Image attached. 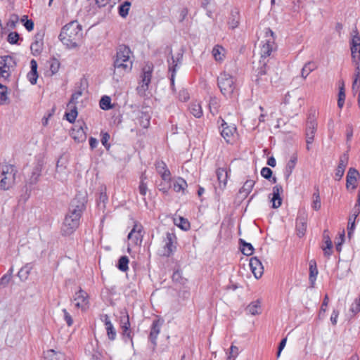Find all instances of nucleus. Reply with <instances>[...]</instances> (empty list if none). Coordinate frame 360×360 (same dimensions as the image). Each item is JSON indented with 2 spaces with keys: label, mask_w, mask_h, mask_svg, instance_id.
<instances>
[{
  "label": "nucleus",
  "mask_w": 360,
  "mask_h": 360,
  "mask_svg": "<svg viewBox=\"0 0 360 360\" xmlns=\"http://www.w3.org/2000/svg\"><path fill=\"white\" fill-rule=\"evenodd\" d=\"M150 117L148 113L145 112H141L138 117V121L141 127L143 128H148L150 125Z\"/></svg>",
  "instance_id": "c9c22d12"
},
{
  "label": "nucleus",
  "mask_w": 360,
  "mask_h": 360,
  "mask_svg": "<svg viewBox=\"0 0 360 360\" xmlns=\"http://www.w3.org/2000/svg\"><path fill=\"white\" fill-rule=\"evenodd\" d=\"M129 262V258L127 256H125V255L122 256V257H120V258L118 260L117 267L121 271L125 272L129 269V267H128Z\"/></svg>",
  "instance_id": "ea45409f"
},
{
  "label": "nucleus",
  "mask_w": 360,
  "mask_h": 360,
  "mask_svg": "<svg viewBox=\"0 0 360 360\" xmlns=\"http://www.w3.org/2000/svg\"><path fill=\"white\" fill-rule=\"evenodd\" d=\"M250 267L257 279L259 278L262 276L264 268L261 261L257 257H253L250 259Z\"/></svg>",
  "instance_id": "f3484780"
},
{
  "label": "nucleus",
  "mask_w": 360,
  "mask_h": 360,
  "mask_svg": "<svg viewBox=\"0 0 360 360\" xmlns=\"http://www.w3.org/2000/svg\"><path fill=\"white\" fill-rule=\"evenodd\" d=\"M183 59V51L178 53L174 57L172 51L170 49L169 56L167 58L168 71L170 73V83L172 90H174V79L177 69L181 65Z\"/></svg>",
  "instance_id": "423d86ee"
},
{
  "label": "nucleus",
  "mask_w": 360,
  "mask_h": 360,
  "mask_svg": "<svg viewBox=\"0 0 360 360\" xmlns=\"http://www.w3.org/2000/svg\"><path fill=\"white\" fill-rule=\"evenodd\" d=\"M219 103L216 98H211L209 103L210 112L214 115L218 111Z\"/></svg>",
  "instance_id": "09e8293b"
},
{
  "label": "nucleus",
  "mask_w": 360,
  "mask_h": 360,
  "mask_svg": "<svg viewBox=\"0 0 360 360\" xmlns=\"http://www.w3.org/2000/svg\"><path fill=\"white\" fill-rule=\"evenodd\" d=\"M260 309H261V302L259 300H257L255 301L252 302L250 304H249L245 311L247 313L251 314V315H257L260 314Z\"/></svg>",
  "instance_id": "bb28decb"
},
{
  "label": "nucleus",
  "mask_w": 360,
  "mask_h": 360,
  "mask_svg": "<svg viewBox=\"0 0 360 360\" xmlns=\"http://www.w3.org/2000/svg\"><path fill=\"white\" fill-rule=\"evenodd\" d=\"M19 39V34L16 32H12L8 35V41L11 44H17Z\"/></svg>",
  "instance_id": "864d4df0"
},
{
  "label": "nucleus",
  "mask_w": 360,
  "mask_h": 360,
  "mask_svg": "<svg viewBox=\"0 0 360 360\" xmlns=\"http://www.w3.org/2000/svg\"><path fill=\"white\" fill-rule=\"evenodd\" d=\"M350 311L356 314L359 311H360V301L356 299L354 302L352 303Z\"/></svg>",
  "instance_id": "e2e57ef3"
},
{
  "label": "nucleus",
  "mask_w": 360,
  "mask_h": 360,
  "mask_svg": "<svg viewBox=\"0 0 360 360\" xmlns=\"http://www.w3.org/2000/svg\"><path fill=\"white\" fill-rule=\"evenodd\" d=\"M189 110L191 113L195 117L200 118L202 116V110L200 103H193L190 105Z\"/></svg>",
  "instance_id": "4c0bfd02"
},
{
  "label": "nucleus",
  "mask_w": 360,
  "mask_h": 360,
  "mask_svg": "<svg viewBox=\"0 0 360 360\" xmlns=\"http://www.w3.org/2000/svg\"><path fill=\"white\" fill-rule=\"evenodd\" d=\"M218 181L220 184H223V188H224L227 183L228 179V172L226 169L219 168L216 172Z\"/></svg>",
  "instance_id": "f704fd0d"
},
{
  "label": "nucleus",
  "mask_w": 360,
  "mask_h": 360,
  "mask_svg": "<svg viewBox=\"0 0 360 360\" xmlns=\"http://www.w3.org/2000/svg\"><path fill=\"white\" fill-rule=\"evenodd\" d=\"M85 210L84 200L75 198L72 200L61 229L62 234L70 236L79 227L80 218Z\"/></svg>",
  "instance_id": "f257e3e1"
},
{
  "label": "nucleus",
  "mask_w": 360,
  "mask_h": 360,
  "mask_svg": "<svg viewBox=\"0 0 360 360\" xmlns=\"http://www.w3.org/2000/svg\"><path fill=\"white\" fill-rule=\"evenodd\" d=\"M121 328L122 330V336L124 342L128 340L132 342L131 331L130 330V322L129 315L121 317Z\"/></svg>",
  "instance_id": "dca6fc26"
},
{
  "label": "nucleus",
  "mask_w": 360,
  "mask_h": 360,
  "mask_svg": "<svg viewBox=\"0 0 360 360\" xmlns=\"http://www.w3.org/2000/svg\"><path fill=\"white\" fill-rule=\"evenodd\" d=\"M345 100V87L344 84L342 83V86L339 88V93H338V105L340 108H342L344 105Z\"/></svg>",
  "instance_id": "49530a36"
},
{
  "label": "nucleus",
  "mask_w": 360,
  "mask_h": 360,
  "mask_svg": "<svg viewBox=\"0 0 360 360\" xmlns=\"http://www.w3.org/2000/svg\"><path fill=\"white\" fill-rule=\"evenodd\" d=\"M316 191L313 194V202L311 204V207L315 210H319L321 208V198L319 195V188H315Z\"/></svg>",
  "instance_id": "a19ab883"
},
{
  "label": "nucleus",
  "mask_w": 360,
  "mask_h": 360,
  "mask_svg": "<svg viewBox=\"0 0 360 360\" xmlns=\"http://www.w3.org/2000/svg\"><path fill=\"white\" fill-rule=\"evenodd\" d=\"M8 100V88L0 84V105L6 103Z\"/></svg>",
  "instance_id": "a18cd8bd"
},
{
  "label": "nucleus",
  "mask_w": 360,
  "mask_h": 360,
  "mask_svg": "<svg viewBox=\"0 0 360 360\" xmlns=\"http://www.w3.org/2000/svg\"><path fill=\"white\" fill-rule=\"evenodd\" d=\"M163 323V321L160 319H155L153 321L150 327V332L149 334V340L153 345V349L157 345V338L160 332L161 326Z\"/></svg>",
  "instance_id": "ddd939ff"
},
{
  "label": "nucleus",
  "mask_w": 360,
  "mask_h": 360,
  "mask_svg": "<svg viewBox=\"0 0 360 360\" xmlns=\"http://www.w3.org/2000/svg\"><path fill=\"white\" fill-rule=\"evenodd\" d=\"M147 185L144 182V178L142 176L141 180L139 186V193L142 195H145L147 192Z\"/></svg>",
  "instance_id": "bf43d9fd"
},
{
  "label": "nucleus",
  "mask_w": 360,
  "mask_h": 360,
  "mask_svg": "<svg viewBox=\"0 0 360 360\" xmlns=\"http://www.w3.org/2000/svg\"><path fill=\"white\" fill-rule=\"evenodd\" d=\"M316 68V65L314 62H308L307 63L302 69L301 75L302 77L306 79L307 77Z\"/></svg>",
  "instance_id": "e433bc0d"
},
{
  "label": "nucleus",
  "mask_w": 360,
  "mask_h": 360,
  "mask_svg": "<svg viewBox=\"0 0 360 360\" xmlns=\"http://www.w3.org/2000/svg\"><path fill=\"white\" fill-rule=\"evenodd\" d=\"M0 190H9L15 183L17 168L13 165L5 164L0 166Z\"/></svg>",
  "instance_id": "20e7f679"
},
{
  "label": "nucleus",
  "mask_w": 360,
  "mask_h": 360,
  "mask_svg": "<svg viewBox=\"0 0 360 360\" xmlns=\"http://www.w3.org/2000/svg\"><path fill=\"white\" fill-rule=\"evenodd\" d=\"M131 6V2L129 1H124L119 6V14L121 17L125 18L129 13V11Z\"/></svg>",
  "instance_id": "37998d69"
},
{
  "label": "nucleus",
  "mask_w": 360,
  "mask_h": 360,
  "mask_svg": "<svg viewBox=\"0 0 360 360\" xmlns=\"http://www.w3.org/2000/svg\"><path fill=\"white\" fill-rule=\"evenodd\" d=\"M44 360H65V356L60 352L49 349L44 352Z\"/></svg>",
  "instance_id": "5701e85b"
},
{
  "label": "nucleus",
  "mask_w": 360,
  "mask_h": 360,
  "mask_svg": "<svg viewBox=\"0 0 360 360\" xmlns=\"http://www.w3.org/2000/svg\"><path fill=\"white\" fill-rule=\"evenodd\" d=\"M75 307L85 310L88 307L89 300L87 293L81 288L75 293Z\"/></svg>",
  "instance_id": "2eb2a0df"
},
{
  "label": "nucleus",
  "mask_w": 360,
  "mask_h": 360,
  "mask_svg": "<svg viewBox=\"0 0 360 360\" xmlns=\"http://www.w3.org/2000/svg\"><path fill=\"white\" fill-rule=\"evenodd\" d=\"M42 166V163L40 161H38L37 163L34 165L32 172V175L28 180L29 184L34 185L38 182L41 174Z\"/></svg>",
  "instance_id": "6ab92c4d"
},
{
  "label": "nucleus",
  "mask_w": 360,
  "mask_h": 360,
  "mask_svg": "<svg viewBox=\"0 0 360 360\" xmlns=\"http://www.w3.org/2000/svg\"><path fill=\"white\" fill-rule=\"evenodd\" d=\"M131 55V51L129 46L124 44L118 46L113 61L114 76L121 77L131 70L133 62Z\"/></svg>",
  "instance_id": "f03ea898"
},
{
  "label": "nucleus",
  "mask_w": 360,
  "mask_h": 360,
  "mask_svg": "<svg viewBox=\"0 0 360 360\" xmlns=\"http://www.w3.org/2000/svg\"><path fill=\"white\" fill-rule=\"evenodd\" d=\"M283 188L281 185H276L273 187V197H272V207L278 208L281 205L282 199L280 196L281 193L283 192Z\"/></svg>",
  "instance_id": "aec40b11"
},
{
  "label": "nucleus",
  "mask_w": 360,
  "mask_h": 360,
  "mask_svg": "<svg viewBox=\"0 0 360 360\" xmlns=\"http://www.w3.org/2000/svg\"><path fill=\"white\" fill-rule=\"evenodd\" d=\"M345 240V230H342V233L340 234V238L336 243V250L340 252L342 250V244Z\"/></svg>",
  "instance_id": "13d9d810"
},
{
  "label": "nucleus",
  "mask_w": 360,
  "mask_h": 360,
  "mask_svg": "<svg viewBox=\"0 0 360 360\" xmlns=\"http://www.w3.org/2000/svg\"><path fill=\"white\" fill-rule=\"evenodd\" d=\"M153 70V67L150 65H146L143 68L142 73L141 75V84L137 87V91L139 94H144L146 91L148 89L149 84L150 83L151 81Z\"/></svg>",
  "instance_id": "1a4fd4ad"
},
{
  "label": "nucleus",
  "mask_w": 360,
  "mask_h": 360,
  "mask_svg": "<svg viewBox=\"0 0 360 360\" xmlns=\"http://www.w3.org/2000/svg\"><path fill=\"white\" fill-rule=\"evenodd\" d=\"M68 108L70 109V111L65 112V117L69 122L73 123L77 116V108L75 105H71L68 106Z\"/></svg>",
  "instance_id": "72a5a7b5"
},
{
  "label": "nucleus",
  "mask_w": 360,
  "mask_h": 360,
  "mask_svg": "<svg viewBox=\"0 0 360 360\" xmlns=\"http://www.w3.org/2000/svg\"><path fill=\"white\" fill-rule=\"evenodd\" d=\"M60 62L56 58H52L50 61V70L52 75L56 74L60 68Z\"/></svg>",
  "instance_id": "3c124183"
},
{
  "label": "nucleus",
  "mask_w": 360,
  "mask_h": 360,
  "mask_svg": "<svg viewBox=\"0 0 360 360\" xmlns=\"http://www.w3.org/2000/svg\"><path fill=\"white\" fill-rule=\"evenodd\" d=\"M99 105L100 108L104 110H108L112 108V105H111V98L108 96H103L100 100Z\"/></svg>",
  "instance_id": "79ce46f5"
},
{
  "label": "nucleus",
  "mask_w": 360,
  "mask_h": 360,
  "mask_svg": "<svg viewBox=\"0 0 360 360\" xmlns=\"http://www.w3.org/2000/svg\"><path fill=\"white\" fill-rule=\"evenodd\" d=\"M218 86L221 94L227 98L231 97L236 86L234 78L226 72H222L217 78Z\"/></svg>",
  "instance_id": "39448f33"
},
{
  "label": "nucleus",
  "mask_w": 360,
  "mask_h": 360,
  "mask_svg": "<svg viewBox=\"0 0 360 360\" xmlns=\"http://www.w3.org/2000/svg\"><path fill=\"white\" fill-rule=\"evenodd\" d=\"M272 170L269 167H263L261 170V175L266 179H270L272 176Z\"/></svg>",
  "instance_id": "4d7b16f0"
},
{
  "label": "nucleus",
  "mask_w": 360,
  "mask_h": 360,
  "mask_svg": "<svg viewBox=\"0 0 360 360\" xmlns=\"http://www.w3.org/2000/svg\"><path fill=\"white\" fill-rule=\"evenodd\" d=\"M297 161V155L296 154L292 155L290 160L288 162V163L285 166V172H284V174H285V176L286 179H288L289 176L291 175V174L296 165Z\"/></svg>",
  "instance_id": "a878e982"
},
{
  "label": "nucleus",
  "mask_w": 360,
  "mask_h": 360,
  "mask_svg": "<svg viewBox=\"0 0 360 360\" xmlns=\"http://www.w3.org/2000/svg\"><path fill=\"white\" fill-rule=\"evenodd\" d=\"M212 55L217 61H221L224 60L225 55V49L219 45H216L212 49Z\"/></svg>",
  "instance_id": "473e14b6"
},
{
  "label": "nucleus",
  "mask_w": 360,
  "mask_h": 360,
  "mask_svg": "<svg viewBox=\"0 0 360 360\" xmlns=\"http://www.w3.org/2000/svg\"><path fill=\"white\" fill-rule=\"evenodd\" d=\"M348 161L349 155L347 153H345L340 157L339 163L335 173V178L336 181H340L343 176Z\"/></svg>",
  "instance_id": "f8f14e48"
},
{
  "label": "nucleus",
  "mask_w": 360,
  "mask_h": 360,
  "mask_svg": "<svg viewBox=\"0 0 360 360\" xmlns=\"http://www.w3.org/2000/svg\"><path fill=\"white\" fill-rule=\"evenodd\" d=\"M11 278V274H4L1 278H0V289L1 288H5L8 283L10 282Z\"/></svg>",
  "instance_id": "5fc2aeb1"
},
{
  "label": "nucleus",
  "mask_w": 360,
  "mask_h": 360,
  "mask_svg": "<svg viewBox=\"0 0 360 360\" xmlns=\"http://www.w3.org/2000/svg\"><path fill=\"white\" fill-rule=\"evenodd\" d=\"M63 312L64 314V319L66 321L68 326H71L73 323V319L70 314L65 309H63Z\"/></svg>",
  "instance_id": "69168bd1"
},
{
  "label": "nucleus",
  "mask_w": 360,
  "mask_h": 360,
  "mask_svg": "<svg viewBox=\"0 0 360 360\" xmlns=\"http://www.w3.org/2000/svg\"><path fill=\"white\" fill-rule=\"evenodd\" d=\"M82 37V26L77 21L74 20L63 27L58 38L67 48L75 49L78 46L77 42Z\"/></svg>",
  "instance_id": "7ed1b4c3"
},
{
  "label": "nucleus",
  "mask_w": 360,
  "mask_h": 360,
  "mask_svg": "<svg viewBox=\"0 0 360 360\" xmlns=\"http://www.w3.org/2000/svg\"><path fill=\"white\" fill-rule=\"evenodd\" d=\"M86 81H80L78 85L79 89L73 93L71 96L70 100L68 104V106L71 105H76L78 98L82 95L84 90L86 86Z\"/></svg>",
  "instance_id": "412c9836"
},
{
  "label": "nucleus",
  "mask_w": 360,
  "mask_h": 360,
  "mask_svg": "<svg viewBox=\"0 0 360 360\" xmlns=\"http://www.w3.org/2000/svg\"><path fill=\"white\" fill-rule=\"evenodd\" d=\"M238 348L236 346L231 345L230 348V354L228 357L229 360H231V358L235 360V358L238 356Z\"/></svg>",
  "instance_id": "052dcab7"
},
{
  "label": "nucleus",
  "mask_w": 360,
  "mask_h": 360,
  "mask_svg": "<svg viewBox=\"0 0 360 360\" xmlns=\"http://www.w3.org/2000/svg\"><path fill=\"white\" fill-rule=\"evenodd\" d=\"M172 278L174 282L181 285H184L186 281L182 277L181 273L179 270H176L173 273Z\"/></svg>",
  "instance_id": "de8ad7c7"
},
{
  "label": "nucleus",
  "mask_w": 360,
  "mask_h": 360,
  "mask_svg": "<svg viewBox=\"0 0 360 360\" xmlns=\"http://www.w3.org/2000/svg\"><path fill=\"white\" fill-rule=\"evenodd\" d=\"M239 18L240 15L238 10L236 8L232 10L228 22L231 28L234 29L238 26Z\"/></svg>",
  "instance_id": "c85d7f7f"
},
{
  "label": "nucleus",
  "mask_w": 360,
  "mask_h": 360,
  "mask_svg": "<svg viewBox=\"0 0 360 360\" xmlns=\"http://www.w3.org/2000/svg\"><path fill=\"white\" fill-rule=\"evenodd\" d=\"M176 238L174 233L167 232L165 238V249L167 250V254L172 253L175 248L173 245L174 240Z\"/></svg>",
  "instance_id": "cd10ccee"
},
{
  "label": "nucleus",
  "mask_w": 360,
  "mask_h": 360,
  "mask_svg": "<svg viewBox=\"0 0 360 360\" xmlns=\"http://www.w3.org/2000/svg\"><path fill=\"white\" fill-rule=\"evenodd\" d=\"M32 268L33 265L31 263L26 264L20 269V271L18 273V276L19 277V278L22 281H26Z\"/></svg>",
  "instance_id": "c756f323"
},
{
  "label": "nucleus",
  "mask_w": 360,
  "mask_h": 360,
  "mask_svg": "<svg viewBox=\"0 0 360 360\" xmlns=\"http://www.w3.org/2000/svg\"><path fill=\"white\" fill-rule=\"evenodd\" d=\"M109 139H110V134L108 133H107V132L102 133L101 143L107 150H108L110 147V145L108 143Z\"/></svg>",
  "instance_id": "6e6d98bb"
},
{
  "label": "nucleus",
  "mask_w": 360,
  "mask_h": 360,
  "mask_svg": "<svg viewBox=\"0 0 360 360\" xmlns=\"http://www.w3.org/2000/svg\"><path fill=\"white\" fill-rule=\"evenodd\" d=\"M307 216L300 214L296 219V231L297 236L300 238L305 234L307 230Z\"/></svg>",
  "instance_id": "a211bd4d"
},
{
  "label": "nucleus",
  "mask_w": 360,
  "mask_h": 360,
  "mask_svg": "<svg viewBox=\"0 0 360 360\" xmlns=\"http://www.w3.org/2000/svg\"><path fill=\"white\" fill-rule=\"evenodd\" d=\"M27 78L32 84H35L38 78L37 72H31L27 74Z\"/></svg>",
  "instance_id": "680f3d73"
},
{
  "label": "nucleus",
  "mask_w": 360,
  "mask_h": 360,
  "mask_svg": "<svg viewBox=\"0 0 360 360\" xmlns=\"http://www.w3.org/2000/svg\"><path fill=\"white\" fill-rule=\"evenodd\" d=\"M178 220L179 223L176 222V224L182 230L186 231L190 229V223L186 219L180 217Z\"/></svg>",
  "instance_id": "603ef678"
},
{
  "label": "nucleus",
  "mask_w": 360,
  "mask_h": 360,
  "mask_svg": "<svg viewBox=\"0 0 360 360\" xmlns=\"http://www.w3.org/2000/svg\"><path fill=\"white\" fill-rule=\"evenodd\" d=\"M77 136L73 135V138L75 139H78L79 141L80 139H84L86 138L85 132L82 127H80L77 131Z\"/></svg>",
  "instance_id": "338daca9"
},
{
  "label": "nucleus",
  "mask_w": 360,
  "mask_h": 360,
  "mask_svg": "<svg viewBox=\"0 0 360 360\" xmlns=\"http://www.w3.org/2000/svg\"><path fill=\"white\" fill-rule=\"evenodd\" d=\"M15 64L13 58L11 56H0V69L1 70H11L12 65Z\"/></svg>",
  "instance_id": "2f4dec72"
},
{
  "label": "nucleus",
  "mask_w": 360,
  "mask_h": 360,
  "mask_svg": "<svg viewBox=\"0 0 360 360\" xmlns=\"http://www.w3.org/2000/svg\"><path fill=\"white\" fill-rule=\"evenodd\" d=\"M43 46V41H34L32 43L30 46V49L34 56L39 55L41 50Z\"/></svg>",
  "instance_id": "c03bdc74"
},
{
  "label": "nucleus",
  "mask_w": 360,
  "mask_h": 360,
  "mask_svg": "<svg viewBox=\"0 0 360 360\" xmlns=\"http://www.w3.org/2000/svg\"><path fill=\"white\" fill-rule=\"evenodd\" d=\"M240 250L245 255L250 256L254 252V248L251 243L245 242L243 239H239Z\"/></svg>",
  "instance_id": "7c9ffc66"
},
{
  "label": "nucleus",
  "mask_w": 360,
  "mask_h": 360,
  "mask_svg": "<svg viewBox=\"0 0 360 360\" xmlns=\"http://www.w3.org/2000/svg\"><path fill=\"white\" fill-rule=\"evenodd\" d=\"M156 169H157L158 172L160 174H161V176L163 180L167 181V180L170 179V175H171L170 172L167 168V165L164 162H162V161L158 162L156 163Z\"/></svg>",
  "instance_id": "b1692460"
},
{
  "label": "nucleus",
  "mask_w": 360,
  "mask_h": 360,
  "mask_svg": "<svg viewBox=\"0 0 360 360\" xmlns=\"http://www.w3.org/2000/svg\"><path fill=\"white\" fill-rule=\"evenodd\" d=\"M255 184V182L253 180H251V179L247 180L244 183V184L242 186V188L239 190V192H238L239 198H240L242 199H244V198H247L248 194L252 190V188H253Z\"/></svg>",
  "instance_id": "4be33fe9"
},
{
  "label": "nucleus",
  "mask_w": 360,
  "mask_h": 360,
  "mask_svg": "<svg viewBox=\"0 0 360 360\" xmlns=\"http://www.w3.org/2000/svg\"><path fill=\"white\" fill-rule=\"evenodd\" d=\"M107 335L110 340H114L116 338V330L114 328L112 323L108 324L107 326H105Z\"/></svg>",
  "instance_id": "8fccbe9b"
},
{
  "label": "nucleus",
  "mask_w": 360,
  "mask_h": 360,
  "mask_svg": "<svg viewBox=\"0 0 360 360\" xmlns=\"http://www.w3.org/2000/svg\"><path fill=\"white\" fill-rule=\"evenodd\" d=\"M359 176L360 174L356 169L353 167L349 169L346 177V187L347 189H349L350 187L352 190L356 189L357 179Z\"/></svg>",
  "instance_id": "4468645a"
},
{
  "label": "nucleus",
  "mask_w": 360,
  "mask_h": 360,
  "mask_svg": "<svg viewBox=\"0 0 360 360\" xmlns=\"http://www.w3.org/2000/svg\"><path fill=\"white\" fill-rule=\"evenodd\" d=\"M265 34L266 39L261 49L262 58L269 57L271 55L274 46L275 37L274 32L270 28H267L266 30Z\"/></svg>",
  "instance_id": "9d476101"
},
{
  "label": "nucleus",
  "mask_w": 360,
  "mask_h": 360,
  "mask_svg": "<svg viewBox=\"0 0 360 360\" xmlns=\"http://www.w3.org/2000/svg\"><path fill=\"white\" fill-rule=\"evenodd\" d=\"M18 21V17L16 15H11V18L9 19L7 25L13 29L15 27L16 22Z\"/></svg>",
  "instance_id": "774afa93"
},
{
  "label": "nucleus",
  "mask_w": 360,
  "mask_h": 360,
  "mask_svg": "<svg viewBox=\"0 0 360 360\" xmlns=\"http://www.w3.org/2000/svg\"><path fill=\"white\" fill-rule=\"evenodd\" d=\"M143 226L141 224L135 222L133 229L128 234L127 238L130 241L128 245L127 250L130 251V245H141L143 233Z\"/></svg>",
  "instance_id": "6e6552de"
},
{
  "label": "nucleus",
  "mask_w": 360,
  "mask_h": 360,
  "mask_svg": "<svg viewBox=\"0 0 360 360\" xmlns=\"http://www.w3.org/2000/svg\"><path fill=\"white\" fill-rule=\"evenodd\" d=\"M355 223H354V221H348V225H347V236L349 238V239H351L352 235H353V233L354 231V229H355Z\"/></svg>",
  "instance_id": "0e129e2a"
},
{
  "label": "nucleus",
  "mask_w": 360,
  "mask_h": 360,
  "mask_svg": "<svg viewBox=\"0 0 360 360\" xmlns=\"http://www.w3.org/2000/svg\"><path fill=\"white\" fill-rule=\"evenodd\" d=\"M188 186L186 181L183 178H178L174 183L173 187L176 192L184 191Z\"/></svg>",
  "instance_id": "58836bf2"
},
{
  "label": "nucleus",
  "mask_w": 360,
  "mask_h": 360,
  "mask_svg": "<svg viewBox=\"0 0 360 360\" xmlns=\"http://www.w3.org/2000/svg\"><path fill=\"white\" fill-rule=\"evenodd\" d=\"M221 120V125L219 127L221 129V135L225 139L227 143H230L233 137L236 128L234 126H229L227 123L220 117Z\"/></svg>",
  "instance_id": "9b49d317"
},
{
  "label": "nucleus",
  "mask_w": 360,
  "mask_h": 360,
  "mask_svg": "<svg viewBox=\"0 0 360 360\" xmlns=\"http://www.w3.org/2000/svg\"><path fill=\"white\" fill-rule=\"evenodd\" d=\"M317 122L316 118L315 112H311L309 114L305 130L306 142L308 144H311L314 139V135L317 129Z\"/></svg>",
  "instance_id": "0eeeda50"
},
{
  "label": "nucleus",
  "mask_w": 360,
  "mask_h": 360,
  "mask_svg": "<svg viewBox=\"0 0 360 360\" xmlns=\"http://www.w3.org/2000/svg\"><path fill=\"white\" fill-rule=\"evenodd\" d=\"M318 275V269L316 267V263L315 260H311L309 262V280L311 284V287H314L316 276Z\"/></svg>",
  "instance_id": "393cba45"
}]
</instances>
